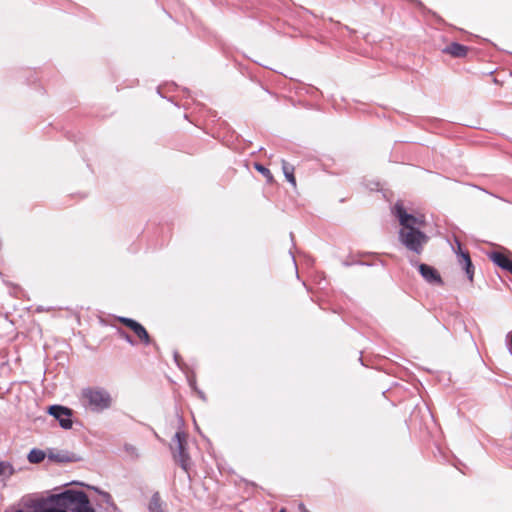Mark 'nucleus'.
<instances>
[{
    "label": "nucleus",
    "mask_w": 512,
    "mask_h": 512,
    "mask_svg": "<svg viewBox=\"0 0 512 512\" xmlns=\"http://www.w3.org/2000/svg\"><path fill=\"white\" fill-rule=\"evenodd\" d=\"M81 397L84 405L92 412L100 413L112 407L113 398L103 387H87L82 389Z\"/></svg>",
    "instance_id": "obj_1"
},
{
    "label": "nucleus",
    "mask_w": 512,
    "mask_h": 512,
    "mask_svg": "<svg viewBox=\"0 0 512 512\" xmlns=\"http://www.w3.org/2000/svg\"><path fill=\"white\" fill-rule=\"evenodd\" d=\"M398 240L407 250L420 255L429 241V236L417 227L399 230Z\"/></svg>",
    "instance_id": "obj_2"
},
{
    "label": "nucleus",
    "mask_w": 512,
    "mask_h": 512,
    "mask_svg": "<svg viewBox=\"0 0 512 512\" xmlns=\"http://www.w3.org/2000/svg\"><path fill=\"white\" fill-rule=\"evenodd\" d=\"M173 443L175 445L171 447L173 458L187 472L190 462L187 452V434L183 431H177L173 437Z\"/></svg>",
    "instance_id": "obj_3"
},
{
    "label": "nucleus",
    "mask_w": 512,
    "mask_h": 512,
    "mask_svg": "<svg viewBox=\"0 0 512 512\" xmlns=\"http://www.w3.org/2000/svg\"><path fill=\"white\" fill-rule=\"evenodd\" d=\"M393 215L397 218L400 229L399 230H407L410 228H422L425 226V218L423 215L415 216L411 213H408L404 205L400 202H397L393 209Z\"/></svg>",
    "instance_id": "obj_4"
},
{
    "label": "nucleus",
    "mask_w": 512,
    "mask_h": 512,
    "mask_svg": "<svg viewBox=\"0 0 512 512\" xmlns=\"http://www.w3.org/2000/svg\"><path fill=\"white\" fill-rule=\"evenodd\" d=\"M409 262L412 266L417 267L419 274L427 283L439 286L444 284L439 271L435 267L426 263H419L415 259H410Z\"/></svg>",
    "instance_id": "obj_5"
},
{
    "label": "nucleus",
    "mask_w": 512,
    "mask_h": 512,
    "mask_svg": "<svg viewBox=\"0 0 512 512\" xmlns=\"http://www.w3.org/2000/svg\"><path fill=\"white\" fill-rule=\"evenodd\" d=\"M49 415L53 416L58 422L61 428L71 429L72 428V414L73 411L62 405H51L48 408Z\"/></svg>",
    "instance_id": "obj_6"
},
{
    "label": "nucleus",
    "mask_w": 512,
    "mask_h": 512,
    "mask_svg": "<svg viewBox=\"0 0 512 512\" xmlns=\"http://www.w3.org/2000/svg\"><path fill=\"white\" fill-rule=\"evenodd\" d=\"M59 494L52 495L50 497L51 504L48 506H39L33 511H24L22 509H18L15 512H72V507H74V504H70L67 501H60L59 498H57Z\"/></svg>",
    "instance_id": "obj_7"
},
{
    "label": "nucleus",
    "mask_w": 512,
    "mask_h": 512,
    "mask_svg": "<svg viewBox=\"0 0 512 512\" xmlns=\"http://www.w3.org/2000/svg\"><path fill=\"white\" fill-rule=\"evenodd\" d=\"M119 322L132 330L135 335L146 345L150 344L151 338L145 327L132 318L119 317Z\"/></svg>",
    "instance_id": "obj_8"
},
{
    "label": "nucleus",
    "mask_w": 512,
    "mask_h": 512,
    "mask_svg": "<svg viewBox=\"0 0 512 512\" xmlns=\"http://www.w3.org/2000/svg\"><path fill=\"white\" fill-rule=\"evenodd\" d=\"M457 245H458V250L456 251V254L458 256L459 264L462 266L463 270L465 271L467 278L470 281H473L474 265L470 258L469 252L462 250L461 244L459 242H457Z\"/></svg>",
    "instance_id": "obj_9"
},
{
    "label": "nucleus",
    "mask_w": 512,
    "mask_h": 512,
    "mask_svg": "<svg viewBox=\"0 0 512 512\" xmlns=\"http://www.w3.org/2000/svg\"><path fill=\"white\" fill-rule=\"evenodd\" d=\"M487 256L496 266L512 274V259L507 254L491 251Z\"/></svg>",
    "instance_id": "obj_10"
},
{
    "label": "nucleus",
    "mask_w": 512,
    "mask_h": 512,
    "mask_svg": "<svg viewBox=\"0 0 512 512\" xmlns=\"http://www.w3.org/2000/svg\"><path fill=\"white\" fill-rule=\"evenodd\" d=\"M48 458L51 461L57 462V463H73L78 462L81 460V458L76 455L75 453L69 452V451H53L50 450L48 454Z\"/></svg>",
    "instance_id": "obj_11"
},
{
    "label": "nucleus",
    "mask_w": 512,
    "mask_h": 512,
    "mask_svg": "<svg viewBox=\"0 0 512 512\" xmlns=\"http://www.w3.org/2000/svg\"><path fill=\"white\" fill-rule=\"evenodd\" d=\"M443 52L450 54L455 58H462L467 55L468 47L458 42H452L443 49Z\"/></svg>",
    "instance_id": "obj_12"
},
{
    "label": "nucleus",
    "mask_w": 512,
    "mask_h": 512,
    "mask_svg": "<svg viewBox=\"0 0 512 512\" xmlns=\"http://www.w3.org/2000/svg\"><path fill=\"white\" fill-rule=\"evenodd\" d=\"M147 508L149 512H168L166 510V503L162 500L158 491L152 494Z\"/></svg>",
    "instance_id": "obj_13"
},
{
    "label": "nucleus",
    "mask_w": 512,
    "mask_h": 512,
    "mask_svg": "<svg viewBox=\"0 0 512 512\" xmlns=\"http://www.w3.org/2000/svg\"><path fill=\"white\" fill-rule=\"evenodd\" d=\"M289 89H290V93L292 91H295V94H297V95H301L302 91H305L306 93L316 91V89L314 87L305 86V85L299 83L298 81L293 80L292 78H290Z\"/></svg>",
    "instance_id": "obj_14"
},
{
    "label": "nucleus",
    "mask_w": 512,
    "mask_h": 512,
    "mask_svg": "<svg viewBox=\"0 0 512 512\" xmlns=\"http://www.w3.org/2000/svg\"><path fill=\"white\" fill-rule=\"evenodd\" d=\"M45 457V452L36 448L32 449L27 456L28 461L32 464H38L42 462L45 459Z\"/></svg>",
    "instance_id": "obj_15"
},
{
    "label": "nucleus",
    "mask_w": 512,
    "mask_h": 512,
    "mask_svg": "<svg viewBox=\"0 0 512 512\" xmlns=\"http://www.w3.org/2000/svg\"><path fill=\"white\" fill-rule=\"evenodd\" d=\"M14 472V467L9 462L0 461V477L9 478Z\"/></svg>",
    "instance_id": "obj_16"
},
{
    "label": "nucleus",
    "mask_w": 512,
    "mask_h": 512,
    "mask_svg": "<svg viewBox=\"0 0 512 512\" xmlns=\"http://www.w3.org/2000/svg\"><path fill=\"white\" fill-rule=\"evenodd\" d=\"M254 168L259 172L261 173L266 179L268 182H272L273 180V176L270 172V170L268 168H266L264 165L258 163V162H255L254 163Z\"/></svg>",
    "instance_id": "obj_17"
},
{
    "label": "nucleus",
    "mask_w": 512,
    "mask_h": 512,
    "mask_svg": "<svg viewBox=\"0 0 512 512\" xmlns=\"http://www.w3.org/2000/svg\"><path fill=\"white\" fill-rule=\"evenodd\" d=\"M124 450L133 458H138L139 456L137 448L131 444H125Z\"/></svg>",
    "instance_id": "obj_18"
},
{
    "label": "nucleus",
    "mask_w": 512,
    "mask_h": 512,
    "mask_svg": "<svg viewBox=\"0 0 512 512\" xmlns=\"http://www.w3.org/2000/svg\"><path fill=\"white\" fill-rule=\"evenodd\" d=\"M119 336L131 345H135L133 338L124 330H118Z\"/></svg>",
    "instance_id": "obj_19"
},
{
    "label": "nucleus",
    "mask_w": 512,
    "mask_h": 512,
    "mask_svg": "<svg viewBox=\"0 0 512 512\" xmlns=\"http://www.w3.org/2000/svg\"><path fill=\"white\" fill-rule=\"evenodd\" d=\"M506 345L510 354L512 355V331H510L506 336Z\"/></svg>",
    "instance_id": "obj_20"
},
{
    "label": "nucleus",
    "mask_w": 512,
    "mask_h": 512,
    "mask_svg": "<svg viewBox=\"0 0 512 512\" xmlns=\"http://www.w3.org/2000/svg\"><path fill=\"white\" fill-rule=\"evenodd\" d=\"M290 256H291V260H292V262H293V264H294V267H295L296 277L299 279V278H300V276H299V271H298V263H297V261H296L295 257L293 256V254H292V251H291V250H290Z\"/></svg>",
    "instance_id": "obj_21"
},
{
    "label": "nucleus",
    "mask_w": 512,
    "mask_h": 512,
    "mask_svg": "<svg viewBox=\"0 0 512 512\" xmlns=\"http://www.w3.org/2000/svg\"><path fill=\"white\" fill-rule=\"evenodd\" d=\"M282 171H283L285 178L288 180V174H289L288 164L285 160H282Z\"/></svg>",
    "instance_id": "obj_22"
},
{
    "label": "nucleus",
    "mask_w": 512,
    "mask_h": 512,
    "mask_svg": "<svg viewBox=\"0 0 512 512\" xmlns=\"http://www.w3.org/2000/svg\"><path fill=\"white\" fill-rule=\"evenodd\" d=\"M290 185L296 186V178L293 172V169L290 170Z\"/></svg>",
    "instance_id": "obj_23"
},
{
    "label": "nucleus",
    "mask_w": 512,
    "mask_h": 512,
    "mask_svg": "<svg viewBox=\"0 0 512 512\" xmlns=\"http://www.w3.org/2000/svg\"><path fill=\"white\" fill-rule=\"evenodd\" d=\"M174 360H175L176 364L180 367L181 366V364H180L181 356L179 355L178 352L174 353Z\"/></svg>",
    "instance_id": "obj_24"
},
{
    "label": "nucleus",
    "mask_w": 512,
    "mask_h": 512,
    "mask_svg": "<svg viewBox=\"0 0 512 512\" xmlns=\"http://www.w3.org/2000/svg\"><path fill=\"white\" fill-rule=\"evenodd\" d=\"M298 508L300 512H310L303 503H298Z\"/></svg>",
    "instance_id": "obj_25"
},
{
    "label": "nucleus",
    "mask_w": 512,
    "mask_h": 512,
    "mask_svg": "<svg viewBox=\"0 0 512 512\" xmlns=\"http://www.w3.org/2000/svg\"><path fill=\"white\" fill-rule=\"evenodd\" d=\"M197 393L202 400L206 401V395L203 391L197 390Z\"/></svg>",
    "instance_id": "obj_26"
},
{
    "label": "nucleus",
    "mask_w": 512,
    "mask_h": 512,
    "mask_svg": "<svg viewBox=\"0 0 512 512\" xmlns=\"http://www.w3.org/2000/svg\"><path fill=\"white\" fill-rule=\"evenodd\" d=\"M190 385L194 387V385H195V380L190 381Z\"/></svg>",
    "instance_id": "obj_27"
},
{
    "label": "nucleus",
    "mask_w": 512,
    "mask_h": 512,
    "mask_svg": "<svg viewBox=\"0 0 512 512\" xmlns=\"http://www.w3.org/2000/svg\"><path fill=\"white\" fill-rule=\"evenodd\" d=\"M279 512H286L285 508H282Z\"/></svg>",
    "instance_id": "obj_28"
},
{
    "label": "nucleus",
    "mask_w": 512,
    "mask_h": 512,
    "mask_svg": "<svg viewBox=\"0 0 512 512\" xmlns=\"http://www.w3.org/2000/svg\"><path fill=\"white\" fill-rule=\"evenodd\" d=\"M289 101H290V103H292V102H293V98H292L291 96H290V98H289Z\"/></svg>",
    "instance_id": "obj_29"
}]
</instances>
